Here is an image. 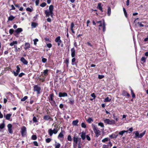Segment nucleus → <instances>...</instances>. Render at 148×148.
Listing matches in <instances>:
<instances>
[{"label": "nucleus", "instance_id": "f257e3e1", "mask_svg": "<svg viewBox=\"0 0 148 148\" xmlns=\"http://www.w3.org/2000/svg\"><path fill=\"white\" fill-rule=\"evenodd\" d=\"M53 6L52 5H50L49 7V11L46 10L45 11V14L46 16L49 17L50 16L51 17H53Z\"/></svg>", "mask_w": 148, "mask_h": 148}, {"label": "nucleus", "instance_id": "f03ea898", "mask_svg": "<svg viewBox=\"0 0 148 148\" xmlns=\"http://www.w3.org/2000/svg\"><path fill=\"white\" fill-rule=\"evenodd\" d=\"M93 130L97 137H98L100 135V132L98 128L95 126L92 127Z\"/></svg>", "mask_w": 148, "mask_h": 148}, {"label": "nucleus", "instance_id": "7ed1b4c3", "mask_svg": "<svg viewBox=\"0 0 148 148\" xmlns=\"http://www.w3.org/2000/svg\"><path fill=\"white\" fill-rule=\"evenodd\" d=\"M58 129H54L53 130L50 129L48 130V132L49 135L51 136L53 134H56L58 131Z\"/></svg>", "mask_w": 148, "mask_h": 148}, {"label": "nucleus", "instance_id": "20e7f679", "mask_svg": "<svg viewBox=\"0 0 148 148\" xmlns=\"http://www.w3.org/2000/svg\"><path fill=\"white\" fill-rule=\"evenodd\" d=\"M73 143H75L77 144L78 142L79 143H81V138H79L78 136H74L73 138Z\"/></svg>", "mask_w": 148, "mask_h": 148}, {"label": "nucleus", "instance_id": "39448f33", "mask_svg": "<svg viewBox=\"0 0 148 148\" xmlns=\"http://www.w3.org/2000/svg\"><path fill=\"white\" fill-rule=\"evenodd\" d=\"M105 123L108 124H112L114 123L115 121L113 120H110L108 119H106L104 121Z\"/></svg>", "mask_w": 148, "mask_h": 148}, {"label": "nucleus", "instance_id": "423d86ee", "mask_svg": "<svg viewBox=\"0 0 148 148\" xmlns=\"http://www.w3.org/2000/svg\"><path fill=\"white\" fill-rule=\"evenodd\" d=\"M60 38V37L59 36L57 37L55 40V41L56 43V44L58 46L60 45L61 44L62 41Z\"/></svg>", "mask_w": 148, "mask_h": 148}, {"label": "nucleus", "instance_id": "0eeeda50", "mask_svg": "<svg viewBox=\"0 0 148 148\" xmlns=\"http://www.w3.org/2000/svg\"><path fill=\"white\" fill-rule=\"evenodd\" d=\"M26 128L24 127L23 126L21 129V134L23 136H24L26 135Z\"/></svg>", "mask_w": 148, "mask_h": 148}, {"label": "nucleus", "instance_id": "6e6552de", "mask_svg": "<svg viewBox=\"0 0 148 148\" xmlns=\"http://www.w3.org/2000/svg\"><path fill=\"white\" fill-rule=\"evenodd\" d=\"M41 88L40 87L37 85H35L34 87V91H36L37 93L38 94L40 93V91Z\"/></svg>", "mask_w": 148, "mask_h": 148}, {"label": "nucleus", "instance_id": "1a4fd4ad", "mask_svg": "<svg viewBox=\"0 0 148 148\" xmlns=\"http://www.w3.org/2000/svg\"><path fill=\"white\" fill-rule=\"evenodd\" d=\"M17 70L16 71V72H15V71H13V73L14 74V75L15 76H17L18 74V73L20 72V68L18 66H16Z\"/></svg>", "mask_w": 148, "mask_h": 148}, {"label": "nucleus", "instance_id": "9d476101", "mask_svg": "<svg viewBox=\"0 0 148 148\" xmlns=\"http://www.w3.org/2000/svg\"><path fill=\"white\" fill-rule=\"evenodd\" d=\"M79 134H81V137L83 140H84L85 139L86 136V133L84 132L80 133Z\"/></svg>", "mask_w": 148, "mask_h": 148}, {"label": "nucleus", "instance_id": "9b49d317", "mask_svg": "<svg viewBox=\"0 0 148 148\" xmlns=\"http://www.w3.org/2000/svg\"><path fill=\"white\" fill-rule=\"evenodd\" d=\"M67 94L66 92H59V97H65L67 96Z\"/></svg>", "mask_w": 148, "mask_h": 148}, {"label": "nucleus", "instance_id": "f8f14e48", "mask_svg": "<svg viewBox=\"0 0 148 148\" xmlns=\"http://www.w3.org/2000/svg\"><path fill=\"white\" fill-rule=\"evenodd\" d=\"M21 61L24 64L27 65L28 64V62L23 57L21 58Z\"/></svg>", "mask_w": 148, "mask_h": 148}, {"label": "nucleus", "instance_id": "ddd939ff", "mask_svg": "<svg viewBox=\"0 0 148 148\" xmlns=\"http://www.w3.org/2000/svg\"><path fill=\"white\" fill-rule=\"evenodd\" d=\"M71 56L72 58H73L75 56V50L74 49V48H72L71 49Z\"/></svg>", "mask_w": 148, "mask_h": 148}, {"label": "nucleus", "instance_id": "4468645a", "mask_svg": "<svg viewBox=\"0 0 148 148\" xmlns=\"http://www.w3.org/2000/svg\"><path fill=\"white\" fill-rule=\"evenodd\" d=\"M54 95L53 93H51L49 95V97H48L49 101H53V100Z\"/></svg>", "mask_w": 148, "mask_h": 148}, {"label": "nucleus", "instance_id": "2eb2a0df", "mask_svg": "<svg viewBox=\"0 0 148 148\" xmlns=\"http://www.w3.org/2000/svg\"><path fill=\"white\" fill-rule=\"evenodd\" d=\"M97 8L99 9L101 12H103L102 8L101 7V3H99L97 7Z\"/></svg>", "mask_w": 148, "mask_h": 148}, {"label": "nucleus", "instance_id": "dca6fc26", "mask_svg": "<svg viewBox=\"0 0 148 148\" xmlns=\"http://www.w3.org/2000/svg\"><path fill=\"white\" fill-rule=\"evenodd\" d=\"M111 99H112L111 97H107L104 99V102H110L111 101Z\"/></svg>", "mask_w": 148, "mask_h": 148}, {"label": "nucleus", "instance_id": "f3484780", "mask_svg": "<svg viewBox=\"0 0 148 148\" xmlns=\"http://www.w3.org/2000/svg\"><path fill=\"white\" fill-rule=\"evenodd\" d=\"M43 119L45 120L48 121L51 119V117L49 115H45L44 116Z\"/></svg>", "mask_w": 148, "mask_h": 148}, {"label": "nucleus", "instance_id": "a211bd4d", "mask_svg": "<svg viewBox=\"0 0 148 148\" xmlns=\"http://www.w3.org/2000/svg\"><path fill=\"white\" fill-rule=\"evenodd\" d=\"M12 114H7L5 116V119L7 120H9Z\"/></svg>", "mask_w": 148, "mask_h": 148}, {"label": "nucleus", "instance_id": "6ab92c4d", "mask_svg": "<svg viewBox=\"0 0 148 148\" xmlns=\"http://www.w3.org/2000/svg\"><path fill=\"white\" fill-rule=\"evenodd\" d=\"M78 122L79 121L77 120L73 121L72 122V124L73 125H77V124L78 123Z\"/></svg>", "mask_w": 148, "mask_h": 148}, {"label": "nucleus", "instance_id": "aec40b11", "mask_svg": "<svg viewBox=\"0 0 148 148\" xmlns=\"http://www.w3.org/2000/svg\"><path fill=\"white\" fill-rule=\"evenodd\" d=\"M23 29L21 28H18L15 31V32L17 34L20 33L22 32Z\"/></svg>", "mask_w": 148, "mask_h": 148}, {"label": "nucleus", "instance_id": "412c9836", "mask_svg": "<svg viewBox=\"0 0 148 148\" xmlns=\"http://www.w3.org/2000/svg\"><path fill=\"white\" fill-rule=\"evenodd\" d=\"M134 133L135 134V136L134 137L135 138H139V134L138 131H135L134 132Z\"/></svg>", "mask_w": 148, "mask_h": 148}, {"label": "nucleus", "instance_id": "4be33fe9", "mask_svg": "<svg viewBox=\"0 0 148 148\" xmlns=\"http://www.w3.org/2000/svg\"><path fill=\"white\" fill-rule=\"evenodd\" d=\"M15 18V17L13 16L12 15H10V16H9L8 18V20L9 21H12Z\"/></svg>", "mask_w": 148, "mask_h": 148}, {"label": "nucleus", "instance_id": "5701e85b", "mask_svg": "<svg viewBox=\"0 0 148 148\" xmlns=\"http://www.w3.org/2000/svg\"><path fill=\"white\" fill-rule=\"evenodd\" d=\"M111 13V8L110 7L108 8L107 14L108 16H110Z\"/></svg>", "mask_w": 148, "mask_h": 148}, {"label": "nucleus", "instance_id": "b1692460", "mask_svg": "<svg viewBox=\"0 0 148 148\" xmlns=\"http://www.w3.org/2000/svg\"><path fill=\"white\" fill-rule=\"evenodd\" d=\"M50 103L52 106H56V102L55 101H49Z\"/></svg>", "mask_w": 148, "mask_h": 148}, {"label": "nucleus", "instance_id": "393cba45", "mask_svg": "<svg viewBox=\"0 0 148 148\" xmlns=\"http://www.w3.org/2000/svg\"><path fill=\"white\" fill-rule=\"evenodd\" d=\"M146 131H144L143 133L139 134V138H141L145 134Z\"/></svg>", "mask_w": 148, "mask_h": 148}, {"label": "nucleus", "instance_id": "a878e982", "mask_svg": "<svg viewBox=\"0 0 148 148\" xmlns=\"http://www.w3.org/2000/svg\"><path fill=\"white\" fill-rule=\"evenodd\" d=\"M5 127V124L4 123L2 124H0V131L1 129H3Z\"/></svg>", "mask_w": 148, "mask_h": 148}, {"label": "nucleus", "instance_id": "bb28decb", "mask_svg": "<svg viewBox=\"0 0 148 148\" xmlns=\"http://www.w3.org/2000/svg\"><path fill=\"white\" fill-rule=\"evenodd\" d=\"M123 12H124V14L125 17L126 18H127V14L125 8H123Z\"/></svg>", "mask_w": 148, "mask_h": 148}, {"label": "nucleus", "instance_id": "cd10ccee", "mask_svg": "<svg viewBox=\"0 0 148 148\" xmlns=\"http://www.w3.org/2000/svg\"><path fill=\"white\" fill-rule=\"evenodd\" d=\"M56 144L55 145V148H60V144L59 143H56Z\"/></svg>", "mask_w": 148, "mask_h": 148}, {"label": "nucleus", "instance_id": "c85d7f7f", "mask_svg": "<svg viewBox=\"0 0 148 148\" xmlns=\"http://www.w3.org/2000/svg\"><path fill=\"white\" fill-rule=\"evenodd\" d=\"M63 136H64V135L63 134L62 132V131L59 134L58 136V138H63Z\"/></svg>", "mask_w": 148, "mask_h": 148}, {"label": "nucleus", "instance_id": "c756f323", "mask_svg": "<svg viewBox=\"0 0 148 148\" xmlns=\"http://www.w3.org/2000/svg\"><path fill=\"white\" fill-rule=\"evenodd\" d=\"M146 59V58L145 57H143L141 59V61L142 62V63H143L145 62Z\"/></svg>", "mask_w": 148, "mask_h": 148}, {"label": "nucleus", "instance_id": "7c9ffc66", "mask_svg": "<svg viewBox=\"0 0 148 148\" xmlns=\"http://www.w3.org/2000/svg\"><path fill=\"white\" fill-rule=\"evenodd\" d=\"M17 44V42L16 41H14L13 42L10 43V45L11 46H12L13 45H16Z\"/></svg>", "mask_w": 148, "mask_h": 148}, {"label": "nucleus", "instance_id": "2f4dec72", "mask_svg": "<svg viewBox=\"0 0 148 148\" xmlns=\"http://www.w3.org/2000/svg\"><path fill=\"white\" fill-rule=\"evenodd\" d=\"M122 95L124 96H127L128 97L130 96V95L126 92L123 91L122 93Z\"/></svg>", "mask_w": 148, "mask_h": 148}, {"label": "nucleus", "instance_id": "473e14b6", "mask_svg": "<svg viewBox=\"0 0 148 148\" xmlns=\"http://www.w3.org/2000/svg\"><path fill=\"white\" fill-rule=\"evenodd\" d=\"M49 70L48 69H46L44 71L43 73L44 75L45 76H47V73L48 72Z\"/></svg>", "mask_w": 148, "mask_h": 148}, {"label": "nucleus", "instance_id": "72a5a7b5", "mask_svg": "<svg viewBox=\"0 0 148 148\" xmlns=\"http://www.w3.org/2000/svg\"><path fill=\"white\" fill-rule=\"evenodd\" d=\"M37 25V24L34 22L32 23L31 26L33 28L36 27Z\"/></svg>", "mask_w": 148, "mask_h": 148}, {"label": "nucleus", "instance_id": "f704fd0d", "mask_svg": "<svg viewBox=\"0 0 148 148\" xmlns=\"http://www.w3.org/2000/svg\"><path fill=\"white\" fill-rule=\"evenodd\" d=\"M67 140L68 141L71 142L72 140V138L71 136L69 135L67 137Z\"/></svg>", "mask_w": 148, "mask_h": 148}, {"label": "nucleus", "instance_id": "c9c22d12", "mask_svg": "<svg viewBox=\"0 0 148 148\" xmlns=\"http://www.w3.org/2000/svg\"><path fill=\"white\" fill-rule=\"evenodd\" d=\"M103 32H105V31L106 30L105 24L104 21H103Z\"/></svg>", "mask_w": 148, "mask_h": 148}, {"label": "nucleus", "instance_id": "e433bc0d", "mask_svg": "<svg viewBox=\"0 0 148 148\" xmlns=\"http://www.w3.org/2000/svg\"><path fill=\"white\" fill-rule=\"evenodd\" d=\"M33 40L34 42V45H36L37 44V43H36L37 42H38V39L37 38H36L35 39Z\"/></svg>", "mask_w": 148, "mask_h": 148}, {"label": "nucleus", "instance_id": "4c0bfd02", "mask_svg": "<svg viewBox=\"0 0 148 148\" xmlns=\"http://www.w3.org/2000/svg\"><path fill=\"white\" fill-rule=\"evenodd\" d=\"M27 98H28V97H27V96H25L23 98H22L21 99V101H24L26 99H27Z\"/></svg>", "mask_w": 148, "mask_h": 148}, {"label": "nucleus", "instance_id": "58836bf2", "mask_svg": "<svg viewBox=\"0 0 148 148\" xmlns=\"http://www.w3.org/2000/svg\"><path fill=\"white\" fill-rule=\"evenodd\" d=\"M81 126L82 127L84 128H86V124L84 123H82L81 124Z\"/></svg>", "mask_w": 148, "mask_h": 148}, {"label": "nucleus", "instance_id": "ea45409f", "mask_svg": "<svg viewBox=\"0 0 148 148\" xmlns=\"http://www.w3.org/2000/svg\"><path fill=\"white\" fill-rule=\"evenodd\" d=\"M46 5V3L45 2H43L40 5V6L42 7H45Z\"/></svg>", "mask_w": 148, "mask_h": 148}, {"label": "nucleus", "instance_id": "a19ab883", "mask_svg": "<svg viewBox=\"0 0 148 148\" xmlns=\"http://www.w3.org/2000/svg\"><path fill=\"white\" fill-rule=\"evenodd\" d=\"M127 116V115H123L122 116V120L123 121L126 120V117Z\"/></svg>", "mask_w": 148, "mask_h": 148}, {"label": "nucleus", "instance_id": "79ce46f5", "mask_svg": "<svg viewBox=\"0 0 148 148\" xmlns=\"http://www.w3.org/2000/svg\"><path fill=\"white\" fill-rule=\"evenodd\" d=\"M87 121L89 123H90L91 121H93V120L91 118H89L87 120Z\"/></svg>", "mask_w": 148, "mask_h": 148}, {"label": "nucleus", "instance_id": "37998d69", "mask_svg": "<svg viewBox=\"0 0 148 148\" xmlns=\"http://www.w3.org/2000/svg\"><path fill=\"white\" fill-rule=\"evenodd\" d=\"M76 60V59L75 58H74V57L72 60V64L73 65L74 64V63L75 61Z\"/></svg>", "mask_w": 148, "mask_h": 148}, {"label": "nucleus", "instance_id": "c03bdc74", "mask_svg": "<svg viewBox=\"0 0 148 148\" xmlns=\"http://www.w3.org/2000/svg\"><path fill=\"white\" fill-rule=\"evenodd\" d=\"M8 131L9 133L12 134L13 133V131H12V128H8Z\"/></svg>", "mask_w": 148, "mask_h": 148}, {"label": "nucleus", "instance_id": "a18cd8bd", "mask_svg": "<svg viewBox=\"0 0 148 148\" xmlns=\"http://www.w3.org/2000/svg\"><path fill=\"white\" fill-rule=\"evenodd\" d=\"M108 138H105L102 140V141L103 142H105L108 141Z\"/></svg>", "mask_w": 148, "mask_h": 148}, {"label": "nucleus", "instance_id": "49530a36", "mask_svg": "<svg viewBox=\"0 0 148 148\" xmlns=\"http://www.w3.org/2000/svg\"><path fill=\"white\" fill-rule=\"evenodd\" d=\"M131 93L132 95V97L134 98L135 97V95L133 92V90L132 89H131Z\"/></svg>", "mask_w": 148, "mask_h": 148}, {"label": "nucleus", "instance_id": "de8ad7c7", "mask_svg": "<svg viewBox=\"0 0 148 148\" xmlns=\"http://www.w3.org/2000/svg\"><path fill=\"white\" fill-rule=\"evenodd\" d=\"M14 30L13 29H10L9 30V33L10 35H12L13 33Z\"/></svg>", "mask_w": 148, "mask_h": 148}, {"label": "nucleus", "instance_id": "09e8293b", "mask_svg": "<svg viewBox=\"0 0 148 148\" xmlns=\"http://www.w3.org/2000/svg\"><path fill=\"white\" fill-rule=\"evenodd\" d=\"M37 138V136L36 135H33L32 136V139L33 140H35Z\"/></svg>", "mask_w": 148, "mask_h": 148}, {"label": "nucleus", "instance_id": "8fccbe9b", "mask_svg": "<svg viewBox=\"0 0 148 148\" xmlns=\"http://www.w3.org/2000/svg\"><path fill=\"white\" fill-rule=\"evenodd\" d=\"M98 125L102 127H103L104 126L103 123L101 122L99 123Z\"/></svg>", "mask_w": 148, "mask_h": 148}, {"label": "nucleus", "instance_id": "3c124183", "mask_svg": "<svg viewBox=\"0 0 148 148\" xmlns=\"http://www.w3.org/2000/svg\"><path fill=\"white\" fill-rule=\"evenodd\" d=\"M45 140L47 143H49L51 140V139L50 138H47Z\"/></svg>", "mask_w": 148, "mask_h": 148}, {"label": "nucleus", "instance_id": "603ef678", "mask_svg": "<svg viewBox=\"0 0 148 148\" xmlns=\"http://www.w3.org/2000/svg\"><path fill=\"white\" fill-rule=\"evenodd\" d=\"M127 132L128 131L123 130L121 131V136H122L124 133L125 132L127 133Z\"/></svg>", "mask_w": 148, "mask_h": 148}, {"label": "nucleus", "instance_id": "864d4df0", "mask_svg": "<svg viewBox=\"0 0 148 148\" xmlns=\"http://www.w3.org/2000/svg\"><path fill=\"white\" fill-rule=\"evenodd\" d=\"M104 77V75H98V78L101 79Z\"/></svg>", "mask_w": 148, "mask_h": 148}, {"label": "nucleus", "instance_id": "5fc2aeb1", "mask_svg": "<svg viewBox=\"0 0 148 148\" xmlns=\"http://www.w3.org/2000/svg\"><path fill=\"white\" fill-rule=\"evenodd\" d=\"M74 26V25L73 22L71 23V29H73V27Z\"/></svg>", "mask_w": 148, "mask_h": 148}, {"label": "nucleus", "instance_id": "6e6d98bb", "mask_svg": "<svg viewBox=\"0 0 148 148\" xmlns=\"http://www.w3.org/2000/svg\"><path fill=\"white\" fill-rule=\"evenodd\" d=\"M33 121L34 122H36L37 121V119L36 117L34 116L33 118Z\"/></svg>", "mask_w": 148, "mask_h": 148}, {"label": "nucleus", "instance_id": "4d7b16f0", "mask_svg": "<svg viewBox=\"0 0 148 148\" xmlns=\"http://www.w3.org/2000/svg\"><path fill=\"white\" fill-rule=\"evenodd\" d=\"M26 10L27 11L30 12H32V10L29 8H27Z\"/></svg>", "mask_w": 148, "mask_h": 148}, {"label": "nucleus", "instance_id": "13d9d810", "mask_svg": "<svg viewBox=\"0 0 148 148\" xmlns=\"http://www.w3.org/2000/svg\"><path fill=\"white\" fill-rule=\"evenodd\" d=\"M101 21H99L97 22V23H99V27H101L102 26V24L101 23Z\"/></svg>", "mask_w": 148, "mask_h": 148}, {"label": "nucleus", "instance_id": "bf43d9fd", "mask_svg": "<svg viewBox=\"0 0 148 148\" xmlns=\"http://www.w3.org/2000/svg\"><path fill=\"white\" fill-rule=\"evenodd\" d=\"M47 59L45 58H42V61L43 63H45L46 62Z\"/></svg>", "mask_w": 148, "mask_h": 148}, {"label": "nucleus", "instance_id": "052dcab7", "mask_svg": "<svg viewBox=\"0 0 148 148\" xmlns=\"http://www.w3.org/2000/svg\"><path fill=\"white\" fill-rule=\"evenodd\" d=\"M86 136V138L88 140L90 141V138L88 135H87Z\"/></svg>", "mask_w": 148, "mask_h": 148}, {"label": "nucleus", "instance_id": "680f3d73", "mask_svg": "<svg viewBox=\"0 0 148 148\" xmlns=\"http://www.w3.org/2000/svg\"><path fill=\"white\" fill-rule=\"evenodd\" d=\"M73 148H77V144L73 143Z\"/></svg>", "mask_w": 148, "mask_h": 148}, {"label": "nucleus", "instance_id": "e2e57ef3", "mask_svg": "<svg viewBox=\"0 0 148 148\" xmlns=\"http://www.w3.org/2000/svg\"><path fill=\"white\" fill-rule=\"evenodd\" d=\"M12 125L11 124H9L7 125V127L8 128H12Z\"/></svg>", "mask_w": 148, "mask_h": 148}, {"label": "nucleus", "instance_id": "0e129e2a", "mask_svg": "<svg viewBox=\"0 0 148 148\" xmlns=\"http://www.w3.org/2000/svg\"><path fill=\"white\" fill-rule=\"evenodd\" d=\"M39 2V0H36L35 1L36 5H38Z\"/></svg>", "mask_w": 148, "mask_h": 148}, {"label": "nucleus", "instance_id": "69168bd1", "mask_svg": "<svg viewBox=\"0 0 148 148\" xmlns=\"http://www.w3.org/2000/svg\"><path fill=\"white\" fill-rule=\"evenodd\" d=\"M91 96L94 99L95 98L96 96L94 93H93L91 94Z\"/></svg>", "mask_w": 148, "mask_h": 148}, {"label": "nucleus", "instance_id": "338daca9", "mask_svg": "<svg viewBox=\"0 0 148 148\" xmlns=\"http://www.w3.org/2000/svg\"><path fill=\"white\" fill-rule=\"evenodd\" d=\"M24 75V73H21L18 75V76L20 77H21Z\"/></svg>", "mask_w": 148, "mask_h": 148}, {"label": "nucleus", "instance_id": "774afa93", "mask_svg": "<svg viewBox=\"0 0 148 148\" xmlns=\"http://www.w3.org/2000/svg\"><path fill=\"white\" fill-rule=\"evenodd\" d=\"M138 24H139V26L140 27H143L144 26V25L142 24L141 23H140L139 22L138 23Z\"/></svg>", "mask_w": 148, "mask_h": 148}]
</instances>
